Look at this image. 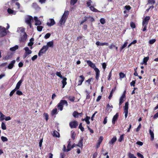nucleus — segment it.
Returning <instances> with one entry per match:
<instances>
[{
  "instance_id": "393cba45",
  "label": "nucleus",
  "mask_w": 158,
  "mask_h": 158,
  "mask_svg": "<svg viewBox=\"0 0 158 158\" xmlns=\"http://www.w3.org/2000/svg\"><path fill=\"white\" fill-rule=\"evenodd\" d=\"M116 137L115 136L109 142V143L110 144L113 145L116 141Z\"/></svg>"
},
{
  "instance_id": "6ab92c4d",
  "label": "nucleus",
  "mask_w": 158,
  "mask_h": 158,
  "mask_svg": "<svg viewBox=\"0 0 158 158\" xmlns=\"http://www.w3.org/2000/svg\"><path fill=\"white\" fill-rule=\"evenodd\" d=\"M118 113H117L115 115H114L112 119V123L113 124H114L115 123L116 121L117 120L118 118Z\"/></svg>"
},
{
  "instance_id": "58836bf2",
  "label": "nucleus",
  "mask_w": 158,
  "mask_h": 158,
  "mask_svg": "<svg viewBox=\"0 0 158 158\" xmlns=\"http://www.w3.org/2000/svg\"><path fill=\"white\" fill-rule=\"evenodd\" d=\"M1 139L2 141L3 142H6L8 141V139L7 138L4 136H2L1 137Z\"/></svg>"
},
{
  "instance_id": "aec40b11",
  "label": "nucleus",
  "mask_w": 158,
  "mask_h": 158,
  "mask_svg": "<svg viewBox=\"0 0 158 158\" xmlns=\"http://www.w3.org/2000/svg\"><path fill=\"white\" fill-rule=\"evenodd\" d=\"M62 79H63V80L61 81V82L62 84V88H63L64 87L65 85L67 84L66 80L67 79L66 78L64 77L62 78Z\"/></svg>"
},
{
  "instance_id": "cd10ccee",
  "label": "nucleus",
  "mask_w": 158,
  "mask_h": 158,
  "mask_svg": "<svg viewBox=\"0 0 158 158\" xmlns=\"http://www.w3.org/2000/svg\"><path fill=\"white\" fill-rule=\"evenodd\" d=\"M149 133L151 137V140L153 141L154 139V134L153 132L151 129L149 130Z\"/></svg>"
},
{
  "instance_id": "412c9836",
  "label": "nucleus",
  "mask_w": 158,
  "mask_h": 158,
  "mask_svg": "<svg viewBox=\"0 0 158 158\" xmlns=\"http://www.w3.org/2000/svg\"><path fill=\"white\" fill-rule=\"evenodd\" d=\"M23 81V80L22 79L19 80V81L17 83L16 87L15 89L16 90L19 89Z\"/></svg>"
},
{
  "instance_id": "5701e85b",
  "label": "nucleus",
  "mask_w": 158,
  "mask_h": 158,
  "mask_svg": "<svg viewBox=\"0 0 158 158\" xmlns=\"http://www.w3.org/2000/svg\"><path fill=\"white\" fill-rule=\"evenodd\" d=\"M53 41H50L49 42H48L47 43V45H45L46 46H47V47L48 48L49 47H53Z\"/></svg>"
},
{
  "instance_id": "f3484780",
  "label": "nucleus",
  "mask_w": 158,
  "mask_h": 158,
  "mask_svg": "<svg viewBox=\"0 0 158 158\" xmlns=\"http://www.w3.org/2000/svg\"><path fill=\"white\" fill-rule=\"evenodd\" d=\"M74 147V144L71 146V142L69 141V143L68 144L67 146V152H69L71 149L73 148Z\"/></svg>"
},
{
  "instance_id": "13d9d810",
  "label": "nucleus",
  "mask_w": 158,
  "mask_h": 158,
  "mask_svg": "<svg viewBox=\"0 0 158 158\" xmlns=\"http://www.w3.org/2000/svg\"><path fill=\"white\" fill-rule=\"evenodd\" d=\"M141 125L140 123H139V125L137 128H136V131L137 132H138L140 130V128H141Z\"/></svg>"
},
{
  "instance_id": "864d4df0",
  "label": "nucleus",
  "mask_w": 158,
  "mask_h": 158,
  "mask_svg": "<svg viewBox=\"0 0 158 158\" xmlns=\"http://www.w3.org/2000/svg\"><path fill=\"white\" fill-rule=\"evenodd\" d=\"M130 26L132 28H135V23L133 22H131L130 23Z\"/></svg>"
},
{
  "instance_id": "3c124183",
  "label": "nucleus",
  "mask_w": 158,
  "mask_h": 158,
  "mask_svg": "<svg viewBox=\"0 0 158 158\" xmlns=\"http://www.w3.org/2000/svg\"><path fill=\"white\" fill-rule=\"evenodd\" d=\"M77 0H71V4L74 5L77 2Z\"/></svg>"
},
{
  "instance_id": "69168bd1",
  "label": "nucleus",
  "mask_w": 158,
  "mask_h": 158,
  "mask_svg": "<svg viewBox=\"0 0 158 158\" xmlns=\"http://www.w3.org/2000/svg\"><path fill=\"white\" fill-rule=\"evenodd\" d=\"M135 81H132L131 83H130V85L131 86H135Z\"/></svg>"
},
{
  "instance_id": "ddd939ff",
  "label": "nucleus",
  "mask_w": 158,
  "mask_h": 158,
  "mask_svg": "<svg viewBox=\"0 0 158 158\" xmlns=\"http://www.w3.org/2000/svg\"><path fill=\"white\" fill-rule=\"evenodd\" d=\"M125 97V92L124 91L119 99V105H121L124 101Z\"/></svg>"
},
{
  "instance_id": "7c9ffc66",
  "label": "nucleus",
  "mask_w": 158,
  "mask_h": 158,
  "mask_svg": "<svg viewBox=\"0 0 158 158\" xmlns=\"http://www.w3.org/2000/svg\"><path fill=\"white\" fill-rule=\"evenodd\" d=\"M67 98L71 102H73L75 100V98L73 96H69Z\"/></svg>"
},
{
  "instance_id": "052dcab7",
  "label": "nucleus",
  "mask_w": 158,
  "mask_h": 158,
  "mask_svg": "<svg viewBox=\"0 0 158 158\" xmlns=\"http://www.w3.org/2000/svg\"><path fill=\"white\" fill-rule=\"evenodd\" d=\"M148 3L149 4H154L155 2L154 0H148Z\"/></svg>"
},
{
  "instance_id": "4d7b16f0",
  "label": "nucleus",
  "mask_w": 158,
  "mask_h": 158,
  "mask_svg": "<svg viewBox=\"0 0 158 158\" xmlns=\"http://www.w3.org/2000/svg\"><path fill=\"white\" fill-rule=\"evenodd\" d=\"M16 89H13L10 93V96H11L13 95V94H14V93L15 92V91H16Z\"/></svg>"
},
{
  "instance_id": "c756f323",
  "label": "nucleus",
  "mask_w": 158,
  "mask_h": 158,
  "mask_svg": "<svg viewBox=\"0 0 158 158\" xmlns=\"http://www.w3.org/2000/svg\"><path fill=\"white\" fill-rule=\"evenodd\" d=\"M18 48H19V46L17 45H16L15 46H14V47L11 48H10V51H15L16 50L18 49Z\"/></svg>"
},
{
  "instance_id": "72a5a7b5",
  "label": "nucleus",
  "mask_w": 158,
  "mask_h": 158,
  "mask_svg": "<svg viewBox=\"0 0 158 158\" xmlns=\"http://www.w3.org/2000/svg\"><path fill=\"white\" fill-rule=\"evenodd\" d=\"M77 145L80 148H82L83 146L82 139L81 140Z\"/></svg>"
},
{
  "instance_id": "f03ea898",
  "label": "nucleus",
  "mask_w": 158,
  "mask_h": 158,
  "mask_svg": "<svg viewBox=\"0 0 158 158\" xmlns=\"http://www.w3.org/2000/svg\"><path fill=\"white\" fill-rule=\"evenodd\" d=\"M69 13V11H64L58 23V25L59 26L61 27L64 25L67 19Z\"/></svg>"
},
{
  "instance_id": "c03bdc74",
  "label": "nucleus",
  "mask_w": 158,
  "mask_h": 158,
  "mask_svg": "<svg viewBox=\"0 0 158 158\" xmlns=\"http://www.w3.org/2000/svg\"><path fill=\"white\" fill-rule=\"evenodd\" d=\"M100 22L102 24H104L106 23V21L105 19L103 18H102L100 19Z\"/></svg>"
},
{
  "instance_id": "37998d69",
  "label": "nucleus",
  "mask_w": 158,
  "mask_h": 158,
  "mask_svg": "<svg viewBox=\"0 0 158 158\" xmlns=\"http://www.w3.org/2000/svg\"><path fill=\"white\" fill-rule=\"evenodd\" d=\"M156 41L155 39H153L150 40L149 41V43L151 44H153Z\"/></svg>"
},
{
  "instance_id": "a18cd8bd",
  "label": "nucleus",
  "mask_w": 158,
  "mask_h": 158,
  "mask_svg": "<svg viewBox=\"0 0 158 158\" xmlns=\"http://www.w3.org/2000/svg\"><path fill=\"white\" fill-rule=\"evenodd\" d=\"M56 76H58L60 78H62L64 77H63L62 76V75L61 74L60 72H56Z\"/></svg>"
},
{
  "instance_id": "f704fd0d",
  "label": "nucleus",
  "mask_w": 158,
  "mask_h": 158,
  "mask_svg": "<svg viewBox=\"0 0 158 158\" xmlns=\"http://www.w3.org/2000/svg\"><path fill=\"white\" fill-rule=\"evenodd\" d=\"M128 155L129 158H137L133 154H131L130 152L128 153Z\"/></svg>"
},
{
  "instance_id": "a211bd4d",
  "label": "nucleus",
  "mask_w": 158,
  "mask_h": 158,
  "mask_svg": "<svg viewBox=\"0 0 158 158\" xmlns=\"http://www.w3.org/2000/svg\"><path fill=\"white\" fill-rule=\"evenodd\" d=\"M34 20L35 22V25H40L41 24V22L38 20V18L37 17H34Z\"/></svg>"
},
{
  "instance_id": "603ef678",
  "label": "nucleus",
  "mask_w": 158,
  "mask_h": 158,
  "mask_svg": "<svg viewBox=\"0 0 158 158\" xmlns=\"http://www.w3.org/2000/svg\"><path fill=\"white\" fill-rule=\"evenodd\" d=\"M16 94L17 95H23L22 92L21 91L19 90L17 91L16 92Z\"/></svg>"
},
{
  "instance_id": "2f4dec72",
  "label": "nucleus",
  "mask_w": 158,
  "mask_h": 158,
  "mask_svg": "<svg viewBox=\"0 0 158 158\" xmlns=\"http://www.w3.org/2000/svg\"><path fill=\"white\" fill-rule=\"evenodd\" d=\"M89 8L90 9V10H92V11H93V12H99V11L97 10V9H95V8H94L93 6H90V7H89Z\"/></svg>"
},
{
  "instance_id": "bf43d9fd",
  "label": "nucleus",
  "mask_w": 158,
  "mask_h": 158,
  "mask_svg": "<svg viewBox=\"0 0 158 158\" xmlns=\"http://www.w3.org/2000/svg\"><path fill=\"white\" fill-rule=\"evenodd\" d=\"M88 20L91 22H93L94 21V19L92 17H90V16H89Z\"/></svg>"
},
{
  "instance_id": "5fc2aeb1",
  "label": "nucleus",
  "mask_w": 158,
  "mask_h": 158,
  "mask_svg": "<svg viewBox=\"0 0 158 158\" xmlns=\"http://www.w3.org/2000/svg\"><path fill=\"white\" fill-rule=\"evenodd\" d=\"M75 136L76 134L74 132H73L71 133V137L73 139H75Z\"/></svg>"
},
{
  "instance_id": "0e129e2a",
  "label": "nucleus",
  "mask_w": 158,
  "mask_h": 158,
  "mask_svg": "<svg viewBox=\"0 0 158 158\" xmlns=\"http://www.w3.org/2000/svg\"><path fill=\"white\" fill-rule=\"evenodd\" d=\"M37 58V55H35L31 58V59L33 61H34L35 59H36Z\"/></svg>"
},
{
  "instance_id": "1a4fd4ad",
  "label": "nucleus",
  "mask_w": 158,
  "mask_h": 158,
  "mask_svg": "<svg viewBox=\"0 0 158 158\" xmlns=\"http://www.w3.org/2000/svg\"><path fill=\"white\" fill-rule=\"evenodd\" d=\"M128 102H127L125 103V106L123 107L124 113L126 118L127 117L128 113Z\"/></svg>"
},
{
  "instance_id": "e2e57ef3",
  "label": "nucleus",
  "mask_w": 158,
  "mask_h": 158,
  "mask_svg": "<svg viewBox=\"0 0 158 158\" xmlns=\"http://www.w3.org/2000/svg\"><path fill=\"white\" fill-rule=\"evenodd\" d=\"M65 155L64 153H61L60 155V158H64Z\"/></svg>"
},
{
  "instance_id": "b1692460",
  "label": "nucleus",
  "mask_w": 158,
  "mask_h": 158,
  "mask_svg": "<svg viewBox=\"0 0 158 158\" xmlns=\"http://www.w3.org/2000/svg\"><path fill=\"white\" fill-rule=\"evenodd\" d=\"M7 12L10 14L11 15H15L16 14V11L10 8H8L7 9Z\"/></svg>"
},
{
  "instance_id": "ea45409f",
  "label": "nucleus",
  "mask_w": 158,
  "mask_h": 158,
  "mask_svg": "<svg viewBox=\"0 0 158 158\" xmlns=\"http://www.w3.org/2000/svg\"><path fill=\"white\" fill-rule=\"evenodd\" d=\"M44 117L46 121H47L48 119V114L46 113H44Z\"/></svg>"
},
{
  "instance_id": "4468645a",
  "label": "nucleus",
  "mask_w": 158,
  "mask_h": 158,
  "mask_svg": "<svg viewBox=\"0 0 158 158\" xmlns=\"http://www.w3.org/2000/svg\"><path fill=\"white\" fill-rule=\"evenodd\" d=\"M17 32L19 33L20 35L23 34V33H26L25 28L23 27L18 28L17 29Z\"/></svg>"
},
{
  "instance_id": "338daca9",
  "label": "nucleus",
  "mask_w": 158,
  "mask_h": 158,
  "mask_svg": "<svg viewBox=\"0 0 158 158\" xmlns=\"http://www.w3.org/2000/svg\"><path fill=\"white\" fill-rule=\"evenodd\" d=\"M125 8L127 10H129L131 9V7L129 6H125Z\"/></svg>"
},
{
  "instance_id": "e433bc0d",
  "label": "nucleus",
  "mask_w": 158,
  "mask_h": 158,
  "mask_svg": "<svg viewBox=\"0 0 158 158\" xmlns=\"http://www.w3.org/2000/svg\"><path fill=\"white\" fill-rule=\"evenodd\" d=\"M57 112V109L56 108L53 109L52 111L51 114L52 115H53L56 114Z\"/></svg>"
},
{
  "instance_id": "473e14b6",
  "label": "nucleus",
  "mask_w": 158,
  "mask_h": 158,
  "mask_svg": "<svg viewBox=\"0 0 158 158\" xmlns=\"http://www.w3.org/2000/svg\"><path fill=\"white\" fill-rule=\"evenodd\" d=\"M1 128L3 130H5L6 129V125L3 122H2L1 124Z\"/></svg>"
},
{
  "instance_id": "9d476101",
  "label": "nucleus",
  "mask_w": 158,
  "mask_h": 158,
  "mask_svg": "<svg viewBox=\"0 0 158 158\" xmlns=\"http://www.w3.org/2000/svg\"><path fill=\"white\" fill-rule=\"evenodd\" d=\"M48 49V48L45 45L43 46L42 48L39 51L38 53V56H41L44 53L46 52Z\"/></svg>"
},
{
  "instance_id": "a878e982",
  "label": "nucleus",
  "mask_w": 158,
  "mask_h": 158,
  "mask_svg": "<svg viewBox=\"0 0 158 158\" xmlns=\"http://www.w3.org/2000/svg\"><path fill=\"white\" fill-rule=\"evenodd\" d=\"M149 57H144L143 59V62L141 63V64H144L146 65L147 64V62L149 60Z\"/></svg>"
},
{
  "instance_id": "4be33fe9",
  "label": "nucleus",
  "mask_w": 158,
  "mask_h": 158,
  "mask_svg": "<svg viewBox=\"0 0 158 158\" xmlns=\"http://www.w3.org/2000/svg\"><path fill=\"white\" fill-rule=\"evenodd\" d=\"M15 62V60H13L9 64L8 66V68L9 69H12L13 67H14V64Z\"/></svg>"
},
{
  "instance_id": "39448f33",
  "label": "nucleus",
  "mask_w": 158,
  "mask_h": 158,
  "mask_svg": "<svg viewBox=\"0 0 158 158\" xmlns=\"http://www.w3.org/2000/svg\"><path fill=\"white\" fill-rule=\"evenodd\" d=\"M7 26L6 27V29L4 27H3L1 26V37H3L6 35L8 32L9 31H6V29L8 30L10 28V26L8 23L7 24Z\"/></svg>"
},
{
  "instance_id": "c9c22d12",
  "label": "nucleus",
  "mask_w": 158,
  "mask_h": 158,
  "mask_svg": "<svg viewBox=\"0 0 158 158\" xmlns=\"http://www.w3.org/2000/svg\"><path fill=\"white\" fill-rule=\"evenodd\" d=\"M119 75L120 79H122L124 78L125 76V75L122 72H120L119 73Z\"/></svg>"
},
{
  "instance_id": "423d86ee",
  "label": "nucleus",
  "mask_w": 158,
  "mask_h": 158,
  "mask_svg": "<svg viewBox=\"0 0 158 158\" xmlns=\"http://www.w3.org/2000/svg\"><path fill=\"white\" fill-rule=\"evenodd\" d=\"M24 50L25 51V52L23 56V59L25 58L29 55L31 54L32 53V51L29 49L28 47H25L24 48Z\"/></svg>"
},
{
  "instance_id": "de8ad7c7",
  "label": "nucleus",
  "mask_w": 158,
  "mask_h": 158,
  "mask_svg": "<svg viewBox=\"0 0 158 158\" xmlns=\"http://www.w3.org/2000/svg\"><path fill=\"white\" fill-rule=\"evenodd\" d=\"M43 28V27L42 26H38L37 27V30L39 31H41Z\"/></svg>"
},
{
  "instance_id": "8fccbe9b",
  "label": "nucleus",
  "mask_w": 158,
  "mask_h": 158,
  "mask_svg": "<svg viewBox=\"0 0 158 158\" xmlns=\"http://www.w3.org/2000/svg\"><path fill=\"white\" fill-rule=\"evenodd\" d=\"M51 35L50 33H47L44 36V38L46 39H48L49 38Z\"/></svg>"
},
{
  "instance_id": "dca6fc26",
  "label": "nucleus",
  "mask_w": 158,
  "mask_h": 158,
  "mask_svg": "<svg viewBox=\"0 0 158 158\" xmlns=\"http://www.w3.org/2000/svg\"><path fill=\"white\" fill-rule=\"evenodd\" d=\"M80 79L78 80V82L77 85H81L82 82L84 81L85 79V78L84 76L82 75H81L79 77Z\"/></svg>"
},
{
  "instance_id": "79ce46f5",
  "label": "nucleus",
  "mask_w": 158,
  "mask_h": 158,
  "mask_svg": "<svg viewBox=\"0 0 158 158\" xmlns=\"http://www.w3.org/2000/svg\"><path fill=\"white\" fill-rule=\"evenodd\" d=\"M79 128L81 130L82 132H83L84 131V128L82 126V123H80L79 126Z\"/></svg>"
},
{
  "instance_id": "680f3d73",
  "label": "nucleus",
  "mask_w": 158,
  "mask_h": 158,
  "mask_svg": "<svg viewBox=\"0 0 158 158\" xmlns=\"http://www.w3.org/2000/svg\"><path fill=\"white\" fill-rule=\"evenodd\" d=\"M107 117H106L105 118H104V120L103 121V123L104 124H106V123L107 122Z\"/></svg>"
},
{
  "instance_id": "774afa93",
  "label": "nucleus",
  "mask_w": 158,
  "mask_h": 158,
  "mask_svg": "<svg viewBox=\"0 0 158 158\" xmlns=\"http://www.w3.org/2000/svg\"><path fill=\"white\" fill-rule=\"evenodd\" d=\"M136 144L139 146H142L143 145V143L141 141H137L136 143Z\"/></svg>"
},
{
  "instance_id": "9b49d317",
  "label": "nucleus",
  "mask_w": 158,
  "mask_h": 158,
  "mask_svg": "<svg viewBox=\"0 0 158 158\" xmlns=\"http://www.w3.org/2000/svg\"><path fill=\"white\" fill-rule=\"evenodd\" d=\"M78 125V123L76 121H71L70 122L69 125L71 128H76Z\"/></svg>"
},
{
  "instance_id": "bb28decb",
  "label": "nucleus",
  "mask_w": 158,
  "mask_h": 158,
  "mask_svg": "<svg viewBox=\"0 0 158 158\" xmlns=\"http://www.w3.org/2000/svg\"><path fill=\"white\" fill-rule=\"evenodd\" d=\"M52 134L54 137H59L60 136L59 133L57 131H54L53 132Z\"/></svg>"
},
{
  "instance_id": "2eb2a0df",
  "label": "nucleus",
  "mask_w": 158,
  "mask_h": 158,
  "mask_svg": "<svg viewBox=\"0 0 158 158\" xmlns=\"http://www.w3.org/2000/svg\"><path fill=\"white\" fill-rule=\"evenodd\" d=\"M73 115L75 118H78L79 116L81 117L82 113H79L77 111H74L73 114Z\"/></svg>"
},
{
  "instance_id": "49530a36",
  "label": "nucleus",
  "mask_w": 158,
  "mask_h": 158,
  "mask_svg": "<svg viewBox=\"0 0 158 158\" xmlns=\"http://www.w3.org/2000/svg\"><path fill=\"white\" fill-rule=\"evenodd\" d=\"M5 116L1 113V121H3L5 120Z\"/></svg>"
},
{
  "instance_id": "f8f14e48",
  "label": "nucleus",
  "mask_w": 158,
  "mask_h": 158,
  "mask_svg": "<svg viewBox=\"0 0 158 158\" xmlns=\"http://www.w3.org/2000/svg\"><path fill=\"white\" fill-rule=\"evenodd\" d=\"M55 24V22L54 19H50L47 22V24L48 26L51 27L54 25Z\"/></svg>"
},
{
  "instance_id": "7ed1b4c3",
  "label": "nucleus",
  "mask_w": 158,
  "mask_h": 158,
  "mask_svg": "<svg viewBox=\"0 0 158 158\" xmlns=\"http://www.w3.org/2000/svg\"><path fill=\"white\" fill-rule=\"evenodd\" d=\"M150 19V17L149 16H146L144 19L143 20L142 22V26L143 29L142 31H144L146 30L147 26L148 25L149 20Z\"/></svg>"
},
{
  "instance_id": "c85d7f7f",
  "label": "nucleus",
  "mask_w": 158,
  "mask_h": 158,
  "mask_svg": "<svg viewBox=\"0 0 158 158\" xmlns=\"http://www.w3.org/2000/svg\"><path fill=\"white\" fill-rule=\"evenodd\" d=\"M90 118V117L88 116H86V118L84 119H82V120H85L87 124H89L90 123V122L89 119Z\"/></svg>"
},
{
  "instance_id": "6e6552de",
  "label": "nucleus",
  "mask_w": 158,
  "mask_h": 158,
  "mask_svg": "<svg viewBox=\"0 0 158 158\" xmlns=\"http://www.w3.org/2000/svg\"><path fill=\"white\" fill-rule=\"evenodd\" d=\"M27 35L26 33H23V34H20L19 40L20 42H25L27 38Z\"/></svg>"
},
{
  "instance_id": "f257e3e1",
  "label": "nucleus",
  "mask_w": 158,
  "mask_h": 158,
  "mask_svg": "<svg viewBox=\"0 0 158 158\" xmlns=\"http://www.w3.org/2000/svg\"><path fill=\"white\" fill-rule=\"evenodd\" d=\"M88 64L96 72V79L98 80L100 75V71L96 67L95 64L92 62L90 60L86 61Z\"/></svg>"
},
{
  "instance_id": "20e7f679",
  "label": "nucleus",
  "mask_w": 158,
  "mask_h": 158,
  "mask_svg": "<svg viewBox=\"0 0 158 158\" xmlns=\"http://www.w3.org/2000/svg\"><path fill=\"white\" fill-rule=\"evenodd\" d=\"M65 105L66 106L68 105L67 102L65 100H61L60 102L58 104L57 107L58 109L62 111L63 109V106Z\"/></svg>"
},
{
  "instance_id": "0eeeda50",
  "label": "nucleus",
  "mask_w": 158,
  "mask_h": 158,
  "mask_svg": "<svg viewBox=\"0 0 158 158\" xmlns=\"http://www.w3.org/2000/svg\"><path fill=\"white\" fill-rule=\"evenodd\" d=\"M33 20V18L31 16H27L25 17V22L30 26L31 28V21Z\"/></svg>"
},
{
  "instance_id": "a19ab883",
  "label": "nucleus",
  "mask_w": 158,
  "mask_h": 158,
  "mask_svg": "<svg viewBox=\"0 0 158 158\" xmlns=\"http://www.w3.org/2000/svg\"><path fill=\"white\" fill-rule=\"evenodd\" d=\"M127 44L128 43L127 42H126L124 43V44L120 48L121 51L127 46Z\"/></svg>"
},
{
  "instance_id": "6e6d98bb",
  "label": "nucleus",
  "mask_w": 158,
  "mask_h": 158,
  "mask_svg": "<svg viewBox=\"0 0 158 158\" xmlns=\"http://www.w3.org/2000/svg\"><path fill=\"white\" fill-rule=\"evenodd\" d=\"M137 156L138 157L140 158H144L143 156L139 153L138 152L137 153Z\"/></svg>"
},
{
  "instance_id": "4c0bfd02",
  "label": "nucleus",
  "mask_w": 158,
  "mask_h": 158,
  "mask_svg": "<svg viewBox=\"0 0 158 158\" xmlns=\"http://www.w3.org/2000/svg\"><path fill=\"white\" fill-rule=\"evenodd\" d=\"M124 135V134H122L120 136V137L118 139V141L119 142H121L123 140Z\"/></svg>"
},
{
  "instance_id": "09e8293b",
  "label": "nucleus",
  "mask_w": 158,
  "mask_h": 158,
  "mask_svg": "<svg viewBox=\"0 0 158 158\" xmlns=\"http://www.w3.org/2000/svg\"><path fill=\"white\" fill-rule=\"evenodd\" d=\"M103 139V137L102 136H100L99 138V139L98 141V143H101L102 140Z\"/></svg>"
}]
</instances>
